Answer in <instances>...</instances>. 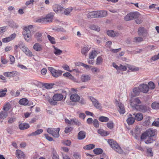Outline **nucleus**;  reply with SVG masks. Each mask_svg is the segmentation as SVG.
Listing matches in <instances>:
<instances>
[{"mask_svg": "<svg viewBox=\"0 0 159 159\" xmlns=\"http://www.w3.org/2000/svg\"><path fill=\"white\" fill-rule=\"evenodd\" d=\"M157 134V130L155 129H154L152 128L150 129V143H151L152 141H151V137L154 136L156 135Z\"/></svg>", "mask_w": 159, "mask_h": 159, "instance_id": "29", "label": "nucleus"}, {"mask_svg": "<svg viewBox=\"0 0 159 159\" xmlns=\"http://www.w3.org/2000/svg\"><path fill=\"white\" fill-rule=\"evenodd\" d=\"M33 26L30 25L27 27H25L24 29V30L22 34L24 35V38L26 40L28 41L30 39L31 37V32L30 29H31Z\"/></svg>", "mask_w": 159, "mask_h": 159, "instance_id": "3", "label": "nucleus"}, {"mask_svg": "<svg viewBox=\"0 0 159 159\" xmlns=\"http://www.w3.org/2000/svg\"><path fill=\"white\" fill-rule=\"evenodd\" d=\"M81 80L83 82H87L91 80V77L88 75H82L81 77Z\"/></svg>", "mask_w": 159, "mask_h": 159, "instance_id": "25", "label": "nucleus"}, {"mask_svg": "<svg viewBox=\"0 0 159 159\" xmlns=\"http://www.w3.org/2000/svg\"><path fill=\"white\" fill-rule=\"evenodd\" d=\"M86 133L84 131H80L77 135V138L79 140L84 139L86 137Z\"/></svg>", "mask_w": 159, "mask_h": 159, "instance_id": "17", "label": "nucleus"}, {"mask_svg": "<svg viewBox=\"0 0 159 159\" xmlns=\"http://www.w3.org/2000/svg\"><path fill=\"white\" fill-rule=\"evenodd\" d=\"M11 27L13 28H16L18 27V25L16 23L13 21L11 22L10 24Z\"/></svg>", "mask_w": 159, "mask_h": 159, "instance_id": "59", "label": "nucleus"}, {"mask_svg": "<svg viewBox=\"0 0 159 159\" xmlns=\"http://www.w3.org/2000/svg\"><path fill=\"white\" fill-rule=\"evenodd\" d=\"M133 107L138 111L144 112H146L148 110L147 107L143 105H139L138 104H134Z\"/></svg>", "mask_w": 159, "mask_h": 159, "instance_id": "7", "label": "nucleus"}, {"mask_svg": "<svg viewBox=\"0 0 159 159\" xmlns=\"http://www.w3.org/2000/svg\"><path fill=\"white\" fill-rule=\"evenodd\" d=\"M33 49L36 51L40 52L42 50V45L38 43H35L33 46Z\"/></svg>", "mask_w": 159, "mask_h": 159, "instance_id": "23", "label": "nucleus"}, {"mask_svg": "<svg viewBox=\"0 0 159 159\" xmlns=\"http://www.w3.org/2000/svg\"><path fill=\"white\" fill-rule=\"evenodd\" d=\"M143 125L144 126H148L149 125V117H148L145 120L143 123Z\"/></svg>", "mask_w": 159, "mask_h": 159, "instance_id": "61", "label": "nucleus"}, {"mask_svg": "<svg viewBox=\"0 0 159 159\" xmlns=\"http://www.w3.org/2000/svg\"><path fill=\"white\" fill-rule=\"evenodd\" d=\"M107 142L111 148L116 152L119 153H121L122 152V149L116 141L112 139H108L107 140Z\"/></svg>", "mask_w": 159, "mask_h": 159, "instance_id": "1", "label": "nucleus"}, {"mask_svg": "<svg viewBox=\"0 0 159 159\" xmlns=\"http://www.w3.org/2000/svg\"><path fill=\"white\" fill-rule=\"evenodd\" d=\"M60 128H57L55 129L53 128H48L47 129V132L50 134L52 135L53 137L58 138L59 136V132Z\"/></svg>", "mask_w": 159, "mask_h": 159, "instance_id": "4", "label": "nucleus"}, {"mask_svg": "<svg viewBox=\"0 0 159 159\" xmlns=\"http://www.w3.org/2000/svg\"><path fill=\"white\" fill-rule=\"evenodd\" d=\"M133 115L134 116V119L135 120L139 121L143 119V114L141 113H134L133 114Z\"/></svg>", "mask_w": 159, "mask_h": 159, "instance_id": "21", "label": "nucleus"}, {"mask_svg": "<svg viewBox=\"0 0 159 159\" xmlns=\"http://www.w3.org/2000/svg\"><path fill=\"white\" fill-rule=\"evenodd\" d=\"M97 11L90 12L87 14V17L89 18H97Z\"/></svg>", "mask_w": 159, "mask_h": 159, "instance_id": "31", "label": "nucleus"}, {"mask_svg": "<svg viewBox=\"0 0 159 159\" xmlns=\"http://www.w3.org/2000/svg\"><path fill=\"white\" fill-rule=\"evenodd\" d=\"M7 91V89L6 88L3 89H0V97H3L5 96L6 94V92Z\"/></svg>", "mask_w": 159, "mask_h": 159, "instance_id": "43", "label": "nucleus"}, {"mask_svg": "<svg viewBox=\"0 0 159 159\" xmlns=\"http://www.w3.org/2000/svg\"><path fill=\"white\" fill-rule=\"evenodd\" d=\"M94 153L96 155H99L102 153L103 151L100 148H96L93 150Z\"/></svg>", "mask_w": 159, "mask_h": 159, "instance_id": "36", "label": "nucleus"}, {"mask_svg": "<svg viewBox=\"0 0 159 159\" xmlns=\"http://www.w3.org/2000/svg\"><path fill=\"white\" fill-rule=\"evenodd\" d=\"M139 17L138 13L137 12H132L128 14L124 17L125 20L128 21L136 19Z\"/></svg>", "mask_w": 159, "mask_h": 159, "instance_id": "6", "label": "nucleus"}, {"mask_svg": "<svg viewBox=\"0 0 159 159\" xmlns=\"http://www.w3.org/2000/svg\"><path fill=\"white\" fill-rule=\"evenodd\" d=\"M134 93L135 95H138L139 94L140 92V89H139V87L138 88H134L133 90Z\"/></svg>", "mask_w": 159, "mask_h": 159, "instance_id": "46", "label": "nucleus"}, {"mask_svg": "<svg viewBox=\"0 0 159 159\" xmlns=\"http://www.w3.org/2000/svg\"><path fill=\"white\" fill-rule=\"evenodd\" d=\"M118 70H120L122 71H125L126 70L127 68L126 66L120 64Z\"/></svg>", "mask_w": 159, "mask_h": 159, "instance_id": "52", "label": "nucleus"}, {"mask_svg": "<svg viewBox=\"0 0 159 159\" xmlns=\"http://www.w3.org/2000/svg\"><path fill=\"white\" fill-rule=\"evenodd\" d=\"M95 145L93 144H89L84 146L83 147V148L84 149L89 150L94 148H95Z\"/></svg>", "mask_w": 159, "mask_h": 159, "instance_id": "37", "label": "nucleus"}, {"mask_svg": "<svg viewBox=\"0 0 159 159\" xmlns=\"http://www.w3.org/2000/svg\"><path fill=\"white\" fill-rule=\"evenodd\" d=\"M90 28L91 29L98 31L100 30L99 27L95 25H93L90 26Z\"/></svg>", "mask_w": 159, "mask_h": 159, "instance_id": "56", "label": "nucleus"}, {"mask_svg": "<svg viewBox=\"0 0 159 159\" xmlns=\"http://www.w3.org/2000/svg\"><path fill=\"white\" fill-rule=\"evenodd\" d=\"M112 121H110L107 123V126L109 128L111 129L114 127Z\"/></svg>", "mask_w": 159, "mask_h": 159, "instance_id": "51", "label": "nucleus"}, {"mask_svg": "<svg viewBox=\"0 0 159 159\" xmlns=\"http://www.w3.org/2000/svg\"><path fill=\"white\" fill-rule=\"evenodd\" d=\"M63 143L66 145L70 146L71 144V142L70 140H66L64 141Z\"/></svg>", "mask_w": 159, "mask_h": 159, "instance_id": "64", "label": "nucleus"}, {"mask_svg": "<svg viewBox=\"0 0 159 159\" xmlns=\"http://www.w3.org/2000/svg\"><path fill=\"white\" fill-rule=\"evenodd\" d=\"M24 53L26 54V55L29 57H32L33 56L32 52L28 49V50H26V52H25Z\"/></svg>", "mask_w": 159, "mask_h": 159, "instance_id": "58", "label": "nucleus"}, {"mask_svg": "<svg viewBox=\"0 0 159 159\" xmlns=\"http://www.w3.org/2000/svg\"><path fill=\"white\" fill-rule=\"evenodd\" d=\"M16 156L18 159H24L25 157L24 152L19 150H16Z\"/></svg>", "mask_w": 159, "mask_h": 159, "instance_id": "13", "label": "nucleus"}, {"mask_svg": "<svg viewBox=\"0 0 159 159\" xmlns=\"http://www.w3.org/2000/svg\"><path fill=\"white\" fill-rule=\"evenodd\" d=\"M7 116V112L5 111H1L0 112V118L4 119Z\"/></svg>", "mask_w": 159, "mask_h": 159, "instance_id": "41", "label": "nucleus"}, {"mask_svg": "<svg viewBox=\"0 0 159 159\" xmlns=\"http://www.w3.org/2000/svg\"><path fill=\"white\" fill-rule=\"evenodd\" d=\"M94 126L96 128L99 127V124L98 120L96 119L93 120V123Z\"/></svg>", "mask_w": 159, "mask_h": 159, "instance_id": "50", "label": "nucleus"}, {"mask_svg": "<svg viewBox=\"0 0 159 159\" xmlns=\"http://www.w3.org/2000/svg\"><path fill=\"white\" fill-rule=\"evenodd\" d=\"M149 135V129H147L142 134L140 137V139L141 141L146 139L147 137Z\"/></svg>", "mask_w": 159, "mask_h": 159, "instance_id": "20", "label": "nucleus"}, {"mask_svg": "<svg viewBox=\"0 0 159 159\" xmlns=\"http://www.w3.org/2000/svg\"><path fill=\"white\" fill-rule=\"evenodd\" d=\"M152 108L154 109H159V103L156 102H154L151 105Z\"/></svg>", "mask_w": 159, "mask_h": 159, "instance_id": "39", "label": "nucleus"}, {"mask_svg": "<svg viewBox=\"0 0 159 159\" xmlns=\"http://www.w3.org/2000/svg\"><path fill=\"white\" fill-rule=\"evenodd\" d=\"M48 69L51 73L52 75L55 78H57L62 75V72L61 70H56L51 67H48Z\"/></svg>", "mask_w": 159, "mask_h": 159, "instance_id": "5", "label": "nucleus"}, {"mask_svg": "<svg viewBox=\"0 0 159 159\" xmlns=\"http://www.w3.org/2000/svg\"><path fill=\"white\" fill-rule=\"evenodd\" d=\"M53 47L54 48V53L57 56L60 55L62 53V51L61 50L58 49L57 48L55 47L54 46H53Z\"/></svg>", "mask_w": 159, "mask_h": 159, "instance_id": "34", "label": "nucleus"}, {"mask_svg": "<svg viewBox=\"0 0 159 159\" xmlns=\"http://www.w3.org/2000/svg\"><path fill=\"white\" fill-rule=\"evenodd\" d=\"M53 84H52L44 83L43 84V86L47 89H52Z\"/></svg>", "mask_w": 159, "mask_h": 159, "instance_id": "45", "label": "nucleus"}, {"mask_svg": "<svg viewBox=\"0 0 159 159\" xmlns=\"http://www.w3.org/2000/svg\"><path fill=\"white\" fill-rule=\"evenodd\" d=\"M43 129H37L35 131L32 132L30 134H29L28 135V136H36L38 135H39L43 132Z\"/></svg>", "mask_w": 159, "mask_h": 159, "instance_id": "30", "label": "nucleus"}, {"mask_svg": "<svg viewBox=\"0 0 159 159\" xmlns=\"http://www.w3.org/2000/svg\"><path fill=\"white\" fill-rule=\"evenodd\" d=\"M80 65L83 66L87 70L90 69L92 66L85 64L83 63L80 62Z\"/></svg>", "mask_w": 159, "mask_h": 159, "instance_id": "54", "label": "nucleus"}, {"mask_svg": "<svg viewBox=\"0 0 159 159\" xmlns=\"http://www.w3.org/2000/svg\"><path fill=\"white\" fill-rule=\"evenodd\" d=\"M54 13L52 12L50 13L44 17L46 23L52 22L54 17Z\"/></svg>", "mask_w": 159, "mask_h": 159, "instance_id": "12", "label": "nucleus"}, {"mask_svg": "<svg viewBox=\"0 0 159 159\" xmlns=\"http://www.w3.org/2000/svg\"><path fill=\"white\" fill-rule=\"evenodd\" d=\"M97 18H101L106 17L107 15V11L104 10L97 11Z\"/></svg>", "mask_w": 159, "mask_h": 159, "instance_id": "14", "label": "nucleus"}, {"mask_svg": "<svg viewBox=\"0 0 159 159\" xmlns=\"http://www.w3.org/2000/svg\"><path fill=\"white\" fill-rule=\"evenodd\" d=\"M98 133L100 135L103 136H106L108 135L109 134V132L108 131H105L103 129H99L98 130Z\"/></svg>", "mask_w": 159, "mask_h": 159, "instance_id": "27", "label": "nucleus"}, {"mask_svg": "<svg viewBox=\"0 0 159 159\" xmlns=\"http://www.w3.org/2000/svg\"><path fill=\"white\" fill-rule=\"evenodd\" d=\"M52 159H59V156L55 151H53L52 153Z\"/></svg>", "mask_w": 159, "mask_h": 159, "instance_id": "55", "label": "nucleus"}, {"mask_svg": "<svg viewBox=\"0 0 159 159\" xmlns=\"http://www.w3.org/2000/svg\"><path fill=\"white\" fill-rule=\"evenodd\" d=\"M63 9V8L61 6L58 4H55L53 6V9L56 12H57L58 11H61Z\"/></svg>", "mask_w": 159, "mask_h": 159, "instance_id": "24", "label": "nucleus"}, {"mask_svg": "<svg viewBox=\"0 0 159 159\" xmlns=\"http://www.w3.org/2000/svg\"><path fill=\"white\" fill-rule=\"evenodd\" d=\"M19 103L21 105L26 106L27 105H30V104L29 102L27 99L26 98H22L20 99L19 102Z\"/></svg>", "mask_w": 159, "mask_h": 159, "instance_id": "19", "label": "nucleus"}, {"mask_svg": "<svg viewBox=\"0 0 159 159\" xmlns=\"http://www.w3.org/2000/svg\"><path fill=\"white\" fill-rule=\"evenodd\" d=\"M118 111L120 114H123L125 112V110L124 105L121 103H120L119 104Z\"/></svg>", "mask_w": 159, "mask_h": 159, "instance_id": "32", "label": "nucleus"}, {"mask_svg": "<svg viewBox=\"0 0 159 159\" xmlns=\"http://www.w3.org/2000/svg\"><path fill=\"white\" fill-rule=\"evenodd\" d=\"M97 52L95 50L92 51L89 54V58L91 59H94L95 57L97 56Z\"/></svg>", "mask_w": 159, "mask_h": 159, "instance_id": "35", "label": "nucleus"}, {"mask_svg": "<svg viewBox=\"0 0 159 159\" xmlns=\"http://www.w3.org/2000/svg\"><path fill=\"white\" fill-rule=\"evenodd\" d=\"M47 37L48 40L52 44H54L56 43L55 39L54 37L51 36L49 35H48Z\"/></svg>", "mask_w": 159, "mask_h": 159, "instance_id": "44", "label": "nucleus"}, {"mask_svg": "<svg viewBox=\"0 0 159 159\" xmlns=\"http://www.w3.org/2000/svg\"><path fill=\"white\" fill-rule=\"evenodd\" d=\"M63 98V95L61 93H55L52 97V98H50L48 100V102L51 105H55L57 102L56 101H60Z\"/></svg>", "mask_w": 159, "mask_h": 159, "instance_id": "2", "label": "nucleus"}, {"mask_svg": "<svg viewBox=\"0 0 159 159\" xmlns=\"http://www.w3.org/2000/svg\"><path fill=\"white\" fill-rule=\"evenodd\" d=\"M132 116L131 114H129V117L126 120L127 122L128 125L133 124L135 121V120L134 118L132 117Z\"/></svg>", "mask_w": 159, "mask_h": 159, "instance_id": "26", "label": "nucleus"}, {"mask_svg": "<svg viewBox=\"0 0 159 159\" xmlns=\"http://www.w3.org/2000/svg\"><path fill=\"white\" fill-rule=\"evenodd\" d=\"M129 69L132 71H137L139 70V68L138 67L132 66L129 67Z\"/></svg>", "mask_w": 159, "mask_h": 159, "instance_id": "53", "label": "nucleus"}, {"mask_svg": "<svg viewBox=\"0 0 159 159\" xmlns=\"http://www.w3.org/2000/svg\"><path fill=\"white\" fill-rule=\"evenodd\" d=\"M90 99L92 102L93 105L97 109H100L102 108L101 104L98 101L92 96L90 97Z\"/></svg>", "mask_w": 159, "mask_h": 159, "instance_id": "9", "label": "nucleus"}, {"mask_svg": "<svg viewBox=\"0 0 159 159\" xmlns=\"http://www.w3.org/2000/svg\"><path fill=\"white\" fill-rule=\"evenodd\" d=\"M43 33L38 31L36 32L34 34V37L37 41L39 42H41L42 41Z\"/></svg>", "mask_w": 159, "mask_h": 159, "instance_id": "15", "label": "nucleus"}, {"mask_svg": "<svg viewBox=\"0 0 159 159\" xmlns=\"http://www.w3.org/2000/svg\"><path fill=\"white\" fill-rule=\"evenodd\" d=\"M135 135L134 138L135 139H139V134H140L141 130L139 128H135Z\"/></svg>", "mask_w": 159, "mask_h": 159, "instance_id": "33", "label": "nucleus"}, {"mask_svg": "<svg viewBox=\"0 0 159 159\" xmlns=\"http://www.w3.org/2000/svg\"><path fill=\"white\" fill-rule=\"evenodd\" d=\"M10 108V107L9 105L8 104H7L6 105L4 106L3 108V109L4 111L7 112V111L9 110Z\"/></svg>", "mask_w": 159, "mask_h": 159, "instance_id": "62", "label": "nucleus"}, {"mask_svg": "<svg viewBox=\"0 0 159 159\" xmlns=\"http://www.w3.org/2000/svg\"><path fill=\"white\" fill-rule=\"evenodd\" d=\"M10 60V64H13L15 62V58L14 56L10 55L9 56Z\"/></svg>", "mask_w": 159, "mask_h": 159, "instance_id": "60", "label": "nucleus"}, {"mask_svg": "<svg viewBox=\"0 0 159 159\" xmlns=\"http://www.w3.org/2000/svg\"><path fill=\"white\" fill-rule=\"evenodd\" d=\"M138 32L139 36L143 37L146 36L148 33L146 30L143 27L139 28Z\"/></svg>", "mask_w": 159, "mask_h": 159, "instance_id": "8", "label": "nucleus"}, {"mask_svg": "<svg viewBox=\"0 0 159 159\" xmlns=\"http://www.w3.org/2000/svg\"><path fill=\"white\" fill-rule=\"evenodd\" d=\"M19 47L21 50L25 53L26 50H28V48L24 44L19 45Z\"/></svg>", "mask_w": 159, "mask_h": 159, "instance_id": "48", "label": "nucleus"}, {"mask_svg": "<svg viewBox=\"0 0 159 159\" xmlns=\"http://www.w3.org/2000/svg\"><path fill=\"white\" fill-rule=\"evenodd\" d=\"M140 91L143 93H146L149 90V87L146 84H140L139 86Z\"/></svg>", "mask_w": 159, "mask_h": 159, "instance_id": "10", "label": "nucleus"}, {"mask_svg": "<svg viewBox=\"0 0 159 159\" xmlns=\"http://www.w3.org/2000/svg\"><path fill=\"white\" fill-rule=\"evenodd\" d=\"M71 123H73V125H75L77 126H80L81 125V123L75 118L71 119Z\"/></svg>", "mask_w": 159, "mask_h": 159, "instance_id": "38", "label": "nucleus"}, {"mask_svg": "<svg viewBox=\"0 0 159 159\" xmlns=\"http://www.w3.org/2000/svg\"><path fill=\"white\" fill-rule=\"evenodd\" d=\"M30 126L26 123H21L19 125V128L20 130H24L29 128Z\"/></svg>", "mask_w": 159, "mask_h": 159, "instance_id": "18", "label": "nucleus"}, {"mask_svg": "<svg viewBox=\"0 0 159 159\" xmlns=\"http://www.w3.org/2000/svg\"><path fill=\"white\" fill-rule=\"evenodd\" d=\"M102 58L101 56H98V57L96 60V65H101L102 64Z\"/></svg>", "mask_w": 159, "mask_h": 159, "instance_id": "42", "label": "nucleus"}, {"mask_svg": "<svg viewBox=\"0 0 159 159\" xmlns=\"http://www.w3.org/2000/svg\"><path fill=\"white\" fill-rule=\"evenodd\" d=\"M70 99L73 102H77L80 99V97L76 93L72 94L70 96Z\"/></svg>", "mask_w": 159, "mask_h": 159, "instance_id": "16", "label": "nucleus"}, {"mask_svg": "<svg viewBox=\"0 0 159 159\" xmlns=\"http://www.w3.org/2000/svg\"><path fill=\"white\" fill-rule=\"evenodd\" d=\"M73 10L72 7L65 9L64 11V13L66 15H68Z\"/></svg>", "mask_w": 159, "mask_h": 159, "instance_id": "47", "label": "nucleus"}, {"mask_svg": "<svg viewBox=\"0 0 159 159\" xmlns=\"http://www.w3.org/2000/svg\"><path fill=\"white\" fill-rule=\"evenodd\" d=\"M72 130V128L71 127H66L65 129L64 132L66 133L67 134L71 132Z\"/></svg>", "mask_w": 159, "mask_h": 159, "instance_id": "63", "label": "nucleus"}, {"mask_svg": "<svg viewBox=\"0 0 159 159\" xmlns=\"http://www.w3.org/2000/svg\"><path fill=\"white\" fill-rule=\"evenodd\" d=\"M18 75V73L16 71L11 72H4L3 75L7 77H12L17 76Z\"/></svg>", "mask_w": 159, "mask_h": 159, "instance_id": "11", "label": "nucleus"}, {"mask_svg": "<svg viewBox=\"0 0 159 159\" xmlns=\"http://www.w3.org/2000/svg\"><path fill=\"white\" fill-rule=\"evenodd\" d=\"M134 42H140L143 40V38L141 37H137L134 38Z\"/></svg>", "mask_w": 159, "mask_h": 159, "instance_id": "57", "label": "nucleus"}, {"mask_svg": "<svg viewBox=\"0 0 159 159\" xmlns=\"http://www.w3.org/2000/svg\"><path fill=\"white\" fill-rule=\"evenodd\" d=\"M107 34L111 37L117 36L119 35V33L116 32H115L113 30H109L107 32Z\"/></svg>", "mask_w": 159, "mask_h": 159, "instance_id": "22", "label": "nucleus"}, {"mask_svg": "<svg viewBox=\"0 0 159 159\" xmlns=\"http://www.w3.org/2000/svg\"><path fill=\"white\" fill-rule=\"evenodd\" d=\"M36 22L42 23H45L44 17H40L36 20Z\"/></svg>", "mask_w": 159, "mask_h": 159, "instance_id": "49", "label": "nucleus"}, {"mask_svg": "<svg viewBox=\"0 0 159 159\" xmlns=\"http://www.w3.org/2000/svg\"><path fill=\"white\" fill-rule=\"evenodd\" d=\"M90 48V47L89 46L87 45L81 49V53L85 56L86 55V54L88 53Z\"/></svg>", "mask_w": 159, "mask_h": 159, "instance_id": "28", "label": "nucleus"}, {"mask_svg": "<svg viewBox=\"0 0 159 159\" xmlns=\"http://www.w3.org/2000/svg\"><path fill=\"white\" fill-rule=\"evenodd\" d=\"M99 120L102 122H107L109 121V118L107 117L102 116L98 119Z\"/></svg>", "mask_w": 159, "mask_h": 159, "instance_id": "40", "label": "nucleus"}]
</instances>
